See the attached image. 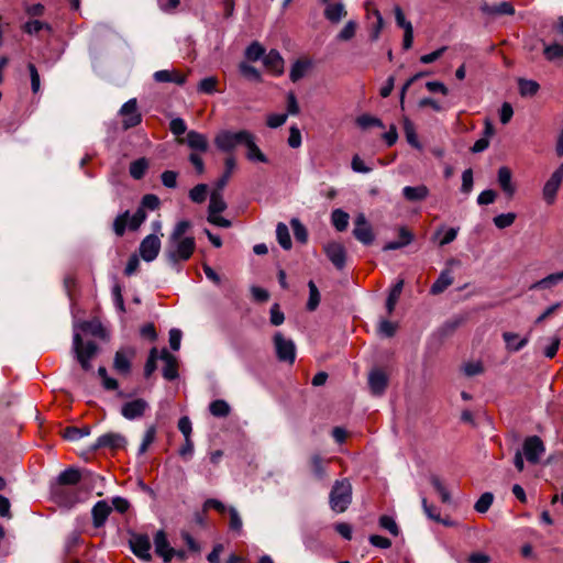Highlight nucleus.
Wrapping results in <instances>:
<instances>
[{"mask_svg":"<svg viewBox=\"0 0 563 563\" xmlns=\"http://www.w3.org/2000/svg\"><path fill=\"white\" fill-rule=\"evenodd\" d=\"M195 250V238L168 239L164 255L168 264L179 271L180 263L187 262L192 256Z\"/></svg>","mask_w":563,"mask_h":563,"instance_id":"obj_1","label":"nucleus"},{"mask_svg":"<svg viewBox=\"0 0 563 563\" xmlns=\"http://www.w3.org/2000/svg\"><path fill=\"white\" fill-rule=\"evenodd\" d=\"M352 503V485L347 478L335 481L329 494L331 510L344 512Z\"/></svg>","mask_w":563,"mask_h":563,"instance_id":"obj_2","label":"nucleus"},{"mask_svg":"<svg viewBox=\"0 0 563 563\" xmlns=\"http://www.w3.org/2000/svg\"><path fill=\"white\" fill-rule=\"evenodd\" d=\"M73 352L84 371H90V360L98 352V345L93 341L84 342L79 333L75 332L73 336Z\"/></svg>","mask_w":563,"mask_h":563,"instance_id":"obj_3","label":"nucleus"},{"mask_svg":"<svg viewBox=\"0 0 563 563\" xmlns=\"http://www.w3.org/2000/svg\"><path fill=\"white\" fill-rule=\"evenodd\" d=\"M145 219L146 212L142 208H139L132 217H130L129 211H124L114 219L113 231L118 236H123L126 227H129L130 230L135 231L141 227Z\"/></svg>","mask_w":563,"mask_h":563,"instance_id":"obj_4","label":"nucleus"},{"mask_svg":"<svg viewBox=\"0 0 563 563\" xmlns=\"http://www.w3.org/2000/svg\"><path fill=\"white\" fill-rule=\"evenodd\" d=\"M251 132L242 130L239 132L222 131L216 139L217 147L223 152H230L239 145H245L250 141Z\"/></svg>","mask_w":563,"mask_h":563,"instance_id":"obj_5","label":"nucleus"},{"mask_svg":"<svg viewBox=\"0 0 563 563\" xmlns=\"http://www.w3.org/2000/svg\"><path fill=\"white\" fill-rule=\"evenodd\" d=\"M278 361L292 364L296 360V345L291 339H286L282 332H276L273 338Z\"/></svg>","mask_w":563,"mask_h":563,"instance_id":"obj_6","label":"nucleus"},{"mask_svg":"<svg viewBox=\"0 0 563 563\" xmlns=\"http://www.w3.org/2000/svg\"><path fill=\"white\" fill-rule=\"evenodd\" d=\"M51 496L55 503L63 507L70 508L79 501L77 489L71 486L51 485Z\"/></svg>","mask_w":563,"mask_h":563,"instance_id":"obj_7","label":"nucleus"},{"mask_svg":"<svg viewBox=\"0 0 563 563\" xmlns=\"http://www.w3.org/2000/svg\"><path fill=\"white\" fill-rule=\"evenodd\" d=\"M129 544L132 553L143 561H151V541L147 534L131 532Z\"/></svg>","mask_w":563,"mask_h":563,"instance_id":"obj_8","label":"nucleus"},{"mask_svg":"<svg viewBox=\"0 0 563 563\" xmlns=\"http://www.w3.org/2000/svg\"><path fill=\"white\" fill-rule=\"evenodd\" d=\"M353 236L364 245H369L374 242L375 235L372 225L367 221L364 213H358L354 220Z\"/></svg>","mask_w":563,"mask_h":563,"instance_id":"obj_9","label":"nucleus"},{"mask_svg":"<svg viewBox=\"0 0 563 563\" xmlns=\"http://www.w3.org/2000/svg\"><path fill=\"white\" fill-rule=\"evenodd\" d=\"M161 239L156 234H150L145 236L139 246L140 256L145 262H153L161 251Z\"/></svg>","mask_w":563,"mask_h":563,"instance_id":"obj_10","label":"nucleus"},{"mask_svg":"<svg viewBox=\"0 0 563 563\" xmlns=\"http://www.w3.org/2000/svg\"><path fill=\"white\" fill-rule=\"evenodd\" d=\"M323 251L336 269L344 268L346 262V250L342 243L335 241L329 242L324 244Z\"/></svg>","mask_w":563,"mask_h":563,"instance_id":"obj_11","label":"nucleus"},{"mask_svg":"<svg viewBox=\"0 0 563 563\" xmlns=\"http://www.w3.org/2000/svg\"><path fill=\"white\" fill-rule=\"evenodd\" d=\"M522 450L527 461L536 464L545 452V446L538 435H532L525 440Z\"/></svg>","mask_w":563,"mask_h":563,"instance_id":"obj_12","label":"nucleus"},{"mask_svg":"<svg viewBox=\"0 0 563 563\" xmlns=\"http://www.w3.org/2000/svg\"><path fill=\"white\" fill-rule=\"evenodd\" d=\"M126 444V439L121 433L117 432H108L100 435L96 443L92 445L93 450H98L101 448H109L112 450H118L124 448Z\"/></svg>","mask_w":563,"mask_h":563,"instance_id":"obj_13","label":"nucleus"},{"mask_svg":"<svg viewBox=\"0 0 563 563\" xmlns=\"http://www.w3.org/2000/svg\"><path fill=\"white\" fill-rule=\"evenodd\" d=\"M388 385V377L380 368H374L368 374V387L374 396H382Z\"/></svg>","mask_w":563,"mask_h":563,"instance_id":"obj_14","label":"nucleus"},{"mask_svg":"<svg viewBox=\"0 0 563 563\" xmlns=\"http://www.w3.org/2000/svg\"><path fill=\"white\" fill-rule=\"evenodd\" d=\"M563 180V163L553 172L543 187L544 199L552 203Z\"/></svg>","mask_w":563,"mask_h":563,"instance_id":"obj_15","label":"nucleus"},{"mask_svg":"<svg viewBox=\"0 0 563 563\" xmlns=\"http://www.w3.org/2000/svg\"><path fill=\"white\" fill-rule=\"evenodd\" d=\"M120 113L124 117L123 128L125 130L134 128L141 123V114L137 112L136 99H130L126 101L122 106Z\"/></svg>","mask_w":563,"mask_h":563,"instance_id":"obj_16","label":"nucleus"},{"mask_svg":"<svg viewBox=\"0 0 563 563\" xmlns=\"http://www.w3.org/2000/svg\"><path fill=\"white\" fill-rule=\"evenodd\" d=\"M147 408V401L142 398H137L123 404L121 407V415L128 420H134L141 418Z\"/></svg>","mask_w":563,"mask_h":563,"instance_id":"obj_17","label":"nucleus"},{"mask_svg":"<svg viewBox=\"0 0 563 563\" xmlns=\"http://www.w3.org/2000/svg\"><path fill=\"white\" fill-rule=\"evenodd\" d=\"M155 552L162 556L165 563H169L174 556L175 549L169 545L166 533L158 530L154 536Z\"/></svg>","mask_w":563,"mask_h":563,"instance_id":"obj_18","label":"nucleus"},{"mask_svg":"<svg viewBox=\"0 0 563 563\" xmlns=\"http://www.w3.org/2000/svg\"><path fill=\"white\" fill-rule=\"evenodd\" d=\"M328 463L329 461L323 459L319 453H314L309 457L308 464L314 479L321 482L328 477Z\"/></svg>","mask_w":563,"mask_h":563,"instance_id":"obj_19","label":"nucleus"},{"mask_svg":"<svg viewBox=\"0 0 563 563\" xmlns=\"http://www.w3.org/2000/svg\"><path fill=\"white\" fill-rule=\"evenodd\" d=\"M186 142V144L195 152L206 153L208 151L209 144L206 135L197 132L189 131L186 135V139L179 140V143Z\"/></svg>","mask_w":563,"mask_h":563,"instance_id":"obj_20","label":"nucleus"},{"mask_svg":"<svg viewBox=\"0 0 563 563\" xmlns=\"http://www.w3.org/2000/svg\"><path fill=\"white\" fill-rule=\"evenodd\" d=\"M134 356V350H119L113 360V367L121 374H128L131 368V358Z\"/></svg>","mask_w":563,"mask_h":563,"instance_id":"obj_21","label":"nucleus"},{"mask_svg":"<svg viewBox=\"0 0 563 563\" xmlns=\"http://www.w3.org/2000/svg\"><path fill=\"white\" fill-rule=\"evenodd\" d=\"M111 510H112L111 506L106 500H99L92 507V510H91L93 527H96V528L102 527L106 523Z\"/></svg>","mask_w":563,"mask_h":563,"instance_id":"obj_22","label":"nucleus"},{"mask_svg":"<svg viewBox=\"0 0 563 563\" xmlns=\"http://www.w3.org/2000/svg\"><path fill=\"white\" fill-rule=\"evenodd\" d=\"M263 63L267 69L275 75H282L284 71V59L278 51L271 49L263 58Z\"/></svg>","mask_w":563,"mask_h":563,"instance_id":"obj_23","label":"nucleus"},{"mask_svg":"<svg viewBox=\"0 0 563 563\" xmlns=\"http://www.w3.org/2000/svg\"><path fill=\"white\" fill-rule=\"evenodd\" d=\"M323 15L329 22L338 24L347 15V11L343 2H335L324 8Z\"/></svg>","mask_w":563,"mask_h":563,"instance_id":"obj_24","label":"nucleus"},{"mask_svg":"<svg viewBox=\"0 0 563 563\" xmlns=\"http://www.w3.org/2000/svg\"><path fill=\"white\" fill-rule=\"evenodd\" d=\"M161 358L164 361L165 366L163 368V376L167 380H174L178 377L177 360L167 350H163Z\"/></svg>","mask_w":563,"mask_h":563,"instance_id":"obj_25","label":"nucleus"},{"mask_svg":"<svg viewBox=\"0 0 563 563\" xmlns=\"http://www.w3.org/2000/svg\"><path fill=\"white\" fill-rule=\"evenodd\" d=\"M153 78L156 82H174L179 86L186 82V76L177 70H157L154 73Z\"/></svg>","mask_w":563,"mask_h":563,"instance_id":"obj_26","label":"nucleus"},{"mask_svg":"<svg viewBox=\"0 0 563 563\" xmlns=\"http://www.w3.org/2000/svg\"><path fill=\"white\" fill-rule=\"evenodd\" d=\"M81 477V472L78 468L68 467L57 476L53 484L73 487L80 482Z\"/></svg>","mask_w":563,"mask_h":563,"instance_id":"obj_27","label":"nucleus"},{"mask_svg":"<svg viewBox=\"0 0 563 563\" xmlns=\"http://www.w3.org/2000/svg\"><path fill=\"white\" fill-rule=\"evenodd\" d=\"M503 339L505 341L506 349L509 352H518L528 344L529 334H527L523 338H520L519 334L507 331L503 333Z\"/></svg>","mask_w":563,"mask_h":563,"instance_id":"obj_28","label":"nucleus"},{"mask_svg":"<svg viewBox=\"0 0 563 563\" xmlns=\"http://www.w3.org/2000/svg\"><path fill=\"white\" fill-rule=\"evenodd\" d=\"M402 196L407 201H422L429 196V189L426 185L406 186L402 188Z\"/></svg>","mask_w":563,"mask_h":563,"instance_id":"obj_29","label":"nucleus"},{"mask_svg":"<svg viewBox=\"0 0 563 563\" xmlns=\"http://www.w3.org/2000/svg\"><path fill=\"white\" fill-rule=\"evenodd\" d=\"M511 177V170L508 167L503 166L498 169V184L508 197H512L516 191Z\"/></svg>","mask_w":563,"mask_h":563,"instance_id":"obj_30","label":"nucleus"},{"mask_svg":"<svg viewBox=\"0 0 563 563\" xmlns=\"http://www.w3.org/2000/svg\"><path fill=\"white\" fill-rule=\"evenodd\" d=\"M453 284V277L450 269L440 273L438 279L432 284L430 292L432 295L442 294L449 286Z\"/></svg>","mask_w":563,"mask_h":563,"instance_id":"obj_31","label":"nucleus"},{"mask_svg":"<svg viewBox=\"0 0 563 563\" xmlns=\"http://www.w3.org/2000/svg\"><path fill=\"white\" fill-rule=\"evenodd\" d=\"M223 189L214 188L210 194L209 214L221 213L227 209V202L222 195Z\"/></svg>","mask_w":563,"mask_h":563,"instance_id":"obj_32","label":"nucleus"},{"mask_svg":"<svg viewBox=\"0 0 563 563\" xmlns=\"http://www.w3.org/2000/svg\"><path fill=\"white\" fill-rule=\"evenodd\" d=\"M482 11L484 13L490 14V15H512L515 13V8L510 2L503 1L495 5H489L487 3L482 5Z\"/></svg>","mask_w":563,"mask_h":563,"instance_id":"obj_33","label":"nucleus"},{"mask_svg":"<svg viewBox=\"0 0 563 563\" xmlns=\"http://www.w3.org/2000/svg\"><path fill=\"white\" fill-rule=\"evenodd\" d=\"M245 147L247 148L246 157L252 162L267 163L266 155L260 150L254 142V135L251 133L250 141H246Z\"/></svg>","mask_w":563,"mask_h":563,"instance_id":"obj_34","label":"nucleus"},{"mask_svg":"<svg viewBox=\"0 0 563 563\" xmlns=\"http://www.w3.org/2000/svg\"><path fill=\"white\" fill-rule=\"evenodd\" d=\"M563 282V271L548 275L547 277L536 282L530 289H548Z\"/></svg>","mask_w":563,"mask_h":563,"instance_id":"obj_35","label":"nucleus"},{"mask_svg":"<svg viewBox=\"0 0 563 563\" xmlns=\"http://www.w3.org/2000/svg\"><path fill=\"white\" fill-rule=\"evenodd\" d=\"M399 238H402V241H391L384 245L383 251H391V250H398L404 246H407L410 244L413 240L412 233L407 230L406 228L399 229Z\"/></svg>","mask_w":563,"mask_h":563,"instance_id":"obj_36","label":"nucleus"},{"mask_svg":"<svg viewBox=\"0 0 563 563\" xmlns=\"http://www.w3.org/2000/svg\"><path fill=\"white\" fill-rule=\"evenodd\" d=\"M373 15L375 18V21H373L369 24L368 34H369V40L375 42L379 38L380 32L385 25V22H384V19L378 10L374 9Z\"/></svg>","mask_w":563,"mask_h":563,"instance_id":"obj_37","label":"nucleus"},{"mask_svg":"<svg viewBox=\"0 0 563 563\" xmlns=\"http://www.w3.org/2000/svg\"><path fill=\"white\" fill-rule=\"evenodd\" d=\"M349 213L343 211L342 209H335L331 213V222L339 232H343L346 230L349 225Z\"/></svg>","mask_w":563,"mask_h":563,"instance_id":"obj_38","label":"nucleus"},{"mask_svg":"<svg viewBox=\"0 0 563 563\" xmlns=\"http://www.w3.org/2000/svg\"><path fill=\"white\" fill-rule=\"evenodd\" d=\"M518 88L522 97H532L539 91L540 85L532 79L519 78Z\"/></svg>","mask_w":563,"mask_h":563,"instance_id":"obj_39","label":"nucleus"},{"mask_svg":"<svg viewBox=\"0 0 563 563\" xmlns=\"http://www.w3.org/2000/svg\"><path fill=\"white\" fill-rule=\"evenodd\" d=\"M402 288H404V280L400 279L390 289V292L386 300V309H387L388 314L393 313L395 306L401 295Z\"/></svg>","mask_w":563,"mask_h":563,"instance_id":"obj_40","label":"nucleus"},{"mask_svg":"<svg viewBox=\"0 0 563 563\" xmlns=\"http://www.w3.org/2000/svg\"><path fill=\"white\" fill-rule=\"evenodd\" d=\"M276 238L279 243V245L284 250H290L291 249V239L289 234V230L287 225L283 222H279L276 227Z\"/></svg>","mask_w":563,"mask_h":563,"instance_id":"obj_41","label":"nucleus"},{"mask_svg":"<svg viewBox=\"0 0 563 563\" xmlns=\"http://www.w3.org/2000/svg\"><path fill=\"white\" fill-rule=\"evenodd\" d=\"M148 168V162L146 158H139L130 164V175L134 179H141L145 175L146 169Z\"/></svg>","mask_w":563,"mask_h":563,"instance_id":"obj_42","label":"nucleus"},{"mask_svg":"<svg viewBox=\"0 0 563 563\" xmlns=\"http://www.w3.org/2000/svg\"><path fill=\"white\" fill-rule=\"evenodd\" d=\"M79 328L81 331L86 332V333H90L91 335L93 336H100L102 338L103 336V328H102V324L101 322L98 320V319H93V320H89V321H84L79 324Z\"/></svg>","mask_w":563,"mask_h":563,"instance_id":"obj_43","label":"nucleus"},{"mask_svg":"<svg viewBox=\"0 0 563 563\" xmlns=\"http://www.w3.org/2000/svg\"><path fill=\"white\" fill-rule=\"evenodd\" d=\"M210 413L218 418H224L230 413V406L225 400L217 399L209 405Z\"/></svg>","mask_w":563,"mask_h":563,"instance_id":"obj_44","label":"nucleus"},{"mask_svg":"<svg viewBox=\"0 0 563 563\" xmlns=\"http://www.w3.org/2000/svg\"><path fill=\"white\" fill-rule=\"evenodd\" d=\"M543 55L547 60L554 62L563 58V45L560 43H552L544 45Z\"/></svg>","mask_w":563,"mask_h":563,"instance_id":"obj_45","label":"nucleus"},{"mask_svg":"<svg viewBox=\"0 0 563 563\" xmlns=\"http://www.w3.org/2000/svg\"><path fill=\"white\" fill-rule=\"evenodd\" d=\"M356 124L363 129H369L373 126L385 129V125L383 121L376 117L369 115V114H362L356 119Z\"/></svg>","mask_w":563,"mask_h":563,"instance_id":"obj_46","label":"nucleus"},{"mask_svg":"<svg viewBox=\"0 0 563 563\" xmlns=\"http://www.w3.org/2000/svg\"><path fill=\"white\" fill-rule=\"evenodd\" d=\"M356 30H357V22L354 20H350L345 23L343 29L338 33L336 40L342 41V42H347L355 36Z\"/></svg>","mask_w":563,"mask_h":563,"instance_id":"obj_47","label":"nucleus"},{"mask_svg":"<svg viewBox=\"0 0 563 563\" xmlns=\"http://www.w3.org/2000/svg\"><path fill=\"white\" fill-rule=\"evenodd\" d=\"M309 67V63L308 62H303V60H296L292 66H291V69H290V73H289V78L292 82H296L298 81L299 79H301L307 69Z\"/></svg>","mask_w":563,"mask_h":563,"instance_id":"obj_48","label":"nucleus"},{"mask_svg":"<svg viewBox=\"0 0 563 563\" xmlns=\"http://www.w3.org/2000/svg\"><path fill=\"white\" fill-rule=\"evenodd\" d=\"M430 483L434 487V489L439 493L442 503L449 504L451 501V495H450L449 490L446 489V487L444 486V484L442 483V481L440 479V477L437 475H431Z\"/></svg>","mask_w":563,"mask_h":563,"instance_id":"obj_49","label":"nucleus"},{"mask_svg":"<svg viewBox=\"0 0 563 563\" xmlns=\"http://www.w3.org/2000/svg\"><path fill=\"white\" fill-rule=\"evenodd\" d=\"M234 168H235V159L233 157H228L225 159V172L217 180L216 188L224 189V187L227 186V184H228V181H229V179L231 177V174H232Z\"/></svg>","mask_w":563,"mask_h":563,"instance_id":"obj_50","label":"nucleus"},{"mask_svg":"<svg viewBox=\"0 0 563 563\" xmlns=\"http://www.w3.org/2000/svg\"><path fill=\"white\" fill-rule=\"evenodd\" d=\"M308 288H309V299L307 302V309L309 311H314L320 303V292H319L313 280H310L308 283Z\"/></svg>","mask_w":563,"mask_h":563,"instance_id":"obj_51","label":"nucleus"},{"mask_svg":"<svg viewBox=\"0 0 563 563\" xmlns=\"http://www.w3.org/2000/svg\"><path fill=\"white\" fill-rule=\"evenodd\" d=\"M245 56L252 62H256L265 56V48L258 43L253 42L245 51Z\"/></svg>","mask_w":563,"mask_h":563,"instance_id":"obj_52","label":"nucleus"},{"mask_svg":"<svg viewBox=\"0 0 563 563\" xmlns=\"http://www.w3.org/2000/svg\"><path fill=\"white\" fill-rule=\"evenodd\" d=\"M90 433L89 427L77 428V427H68L64 431V438L69 441H77Z\"/></svg>","mask_w":563,"mask_h":563,"instance_id":"obj_53","label":"nucleus"},{"mask_svg":"<svg viewBox=\"0 0 563 563\" xmlns=\"http://www.w3.org/2000/svg\"><path fill=\"white\" fill-rule=\"evenodd\" d=\"M290 224L295 239L300 243H306L308 240V231L306 227L296 218L290 221Z\"/></svg>","mask_w":563,"mask_h":563,"instance_id":"obj_54","label":"nucleus"},{"mask_svg":"<svg viewBox=\"0 0 563 563\" xmlns=\"http://www.w3.org/2000/svg\"><path fill=\"white\" fill-rule=\"evenodd\" d=\"M208 186L206 184L196 185L189 191V198L196 203H202L207 198Z\"/></svg>","mask_w":563,"mask_h":563,"instance_id":"obj_55","label":"nucleus"},{"mask_svg":"<svg viewBox=\"0 0 563 563\" xmlns=\"http://www.w3.org/2000/svg\"><path fill=\"white\" fill-rule=\"evenodd\" d=\"M191 228V223L188 220H181L176 223L168 239L179 240L185 239L186 232Z\"/></svg>","mask_w":563,"mask_h":563,"instance_id":"obj_56","label":"nucleus"},{"mask_svg":"<svg viewBox=\"0 0 563 563\" xmlns=\"http://www.w3.org/2000/svg\"><path fill=\"white\" fill-rule=\"evenodd\" d=\"M404 131L406 134L407 142L417 148L420 147V144L417 139L415 125L408 118H406L404 120Z\"/></svg>","mask_w":563,"mask_h":563,"instance_id":"obj_57","label":"nucleus"},{"mask_svg":"<svg viewBox=\"0 0 563 563\" xmlns=\"http://www.w3.org/2000/svg\"><path fill=\"white\" fill-rule=\"evenodd\" d=\"M494 495L492 493H484L475 503L474 509L479 514H485L492 506Z\"/></svg>","mask_w":563,"mask_h":563,"instance_id":"obj_58","label":"nucleus"},{"mask_svg":"<svg viewBox=\"0 0 563 563\" xmlns=\"http://www.w3.org/2000/svg\"><path fill=\"white\" fill-rule=\"evenodd\" d=\"M239 68H240L241 74L244 77H246L247 79L256 81V82L262 81L261 73L254 66L249 65L246 63H241Z\"/></svg>","mask_w":563,"mask_h":563,"instance_id":"obj_59","label":"nucleus"},{"mask_svg":"<svg viewBox=\"0 0 563 563\" xmlns=\"http://www.w3.org/2000/svg\"><path fill=\"white\" fill-rule=\"evenodd\" d=\"M155 435H156V428L155 426H150L146 431H145V434L143 437V440H142V443L139 448V454L140 455H143L148 446L154 442L155 440Z\"/></svg>","mask_w":563,"mask_h":563,"instance_id":"obj_60","label":"nucleus"},{"mask_svg":"<svg viewBox=\"0 0 563 563\" xmlns=\"http://www.w3.org/2000/svg\"><path fill=\"white\" fill-rule=\"evenodd\" d=\"M516 220V214L512 212L501 213L496 216L493 221L498 229H505L510 227Z\"/></svg>","mask_w":563,"mask_h":563,"instance_id":"obj_61","label":"nucleus"},{"mask_svg":"<svg viewBox=\"0 0 563 563\" xmlns=\"http://www.w3.org/2000/svg\"><path fill=\"white\" fill-rule=\"evenodd\" d=\"M379 526L389 531L393 536L397 537L399 534V528L396 523V521L394 520V518L389 517V516H382L379 518Z\"/></svg>","mask_w":563,"mask_h":563,"instance_id":"obj_62","label":"nucleus"},{"mask_svg":"<svg viewBox=\"0 0 563 563\" xmlns=\"http://www.w3.org/2000/svg\"><path fill=\"white\" fill-rule=\"evenodd\" d=\"M421 504H422L423 511L428 518H430L431 520H434L437 522L442 521L441 517H440L439 509L435 506L430 505L426 497L421 498Z\"/></svg>","mask_w":563,"mask_h":563,"instance_id":"obj_63","label":"nucleus"},{"mask_svg":"<svg viewBox=\"0 0 563 563\" xmlns=\"http://www.w3.org/2000/svg\"><path fill=\"white\" fill-rule=\"evenodd\" d=\"M217 84L218 79L216 77H206L199 82L198 90L211 95L216 91Z\"/></svg>","mask_w":563,"mask_h":563,"instance_id":"obj_64","label":"nucleus"}]
</instances>
